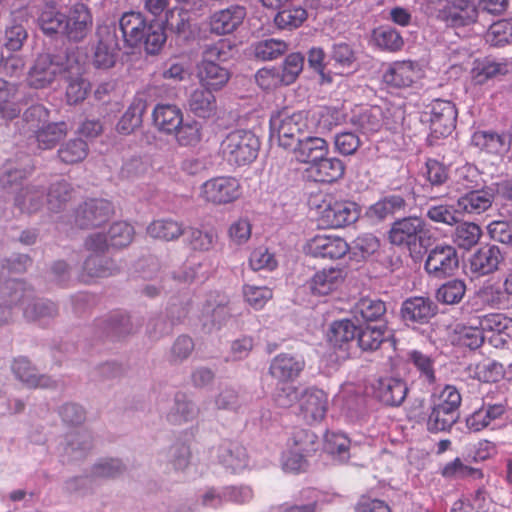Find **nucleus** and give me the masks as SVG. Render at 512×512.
Segmentation results:
<instances>
[{
    "mask_svg": "<svg viewBox=\"0 0 512 512\" xmlns=\"http://www.w3.org/2000/svg\"><path fill=\"white\" fill-rule=\"evenodd\" d=\"M429 402L431 405H435L441 409L459 413V408L462 404V396L456 386L446 384L433 391L430 395Z\"/></svg>",
    "mask_w": 512,
    "mask_h": 512,
    "instance_id": "nucleus-42",
    "label": "nucleus"
},
{
    "mask_svg": "<svg viewBox=\"0 0 512 512\" xmlns=\"http://www.w3.org/2000/svg\"><path fill=\"white\" fill-rule=\"evenodd\" d=\"M173 134L179 146L195 147L202 140V125L196 120L182 121Z\"/></svg>",
    "mask_w": 512,
    "mask_h": 512,
    "instance_id": "nucleus-57",
    "label": "nucleus"
},
{
    "mask_svg": "<svg viewBox=\"0 0 512 512\" xmlns=\"http://www.w3.org/2000/svg\"><path fill=\"white\" fill-rule=\"evenodd\" d=\"M119 27L127 46L136 48L143 45L148 54L157 53L166 41L162 24L158 21L148 22L140 12L124 13Z\"/></svg>",
    "mask_w": 512,
    "mask_h": 512,
    "instance_id": "nucleus-1",
    "label": "nucleus"
},
{
    "mask_svg": "<svg viewBox=\"0 0 512 512\" xmlns=\"http://www.w3.org/2000/svg\"><path fill=\"white\" fill-rule=\"evenodd\" d=\"M302 251L313 259L336 261L348 254L350 245L339 235L316 233L305 241Z\"/></svg>",
    "mask_w": 512,
    "mask_h": 512,
    "instance_id": "nucleus-8",
    "label": "nucleus"
},
{
    "mask_svg": "<svg viewBox=\"0 0 512 512\" xmlns=\"http://www.w3.org/2000/svg\"><path fill=\"white\" fill-rule=\"evenodd\" d=\"M407 362L412 364L428 383L436 381L434 360L419 350H411L407 354Z\"/></svg>",
    "mask_w": 512,
    "mask_h": 512,
    "instance_id": "nucleus-64",
    "label": "nucleus"
},
{
    "mask_svg": "<svg viewBox=\"0 0 512 512\" xmlns=\"http://www.w3.org/2000/svg\"><path fill=\"white\" fill-rule=\"evenodd\" d=\"M478 9L470 0H453L443 11L442 19L447 26L458 28L474 24Z\"/></svg>",
    "mask_w": 512,
    "mask_h": 512,
    "instance_id": "nucleus-24",
    "label": "nucleus"
},
{
    "mask_svg": "<svg viewBox=\"0 0 512 512\" xmlns=\"http://www.w3.org/2000/svg\"><path fill=\"white\" fill-rule=\"evenodd\" d=\"M67 29H64L63 34L70 40L81 41L88 33L92 25V17L89 9L83 4L75 5L69 16L66 18Z\"/></svg>",
    "mask_w": 512,
    "mask_h": 512,
    "instance_id": "nucleus-27",
    "label": "nucleus"
},
{
    "mask_svg": "<svg viewBox=\"0 0 512 512\" xmlns=\"http://www.w3.org/2000/svg\"><path fill=\"white\" fill-rule=\"evenodd\" d=\"M504 261L503 253L496 245L481 246L469 259V268L477 276H485L498 270Z\"/></svg>",
    "mask_w": 512,
    "mask_h": 512,
    "instance_id": "nucleus-21",
    "label": "nucleus"
},
{
    "mask_svg": "<svg viewBox=\"0 0 512 512\" xmlns=\"http://www.w3.org/2000/svg\"><path fill=\"white\" fill-rule=\"evenodd\" d=\"M45 189L42 186L29 184L22 187L14 196V206L22 213H37L44 204Z\"/></svg>",
    "mask_w": 512,
    "mask_h": 512,
    "instance_id": "nucleus-31",
    "label": "nucleus"
},
{
    "mask_svg": "<svg viewBox=\"0 0 512 512\" xmlns=\"http://www.w3.org/2000/svg\"><path fill=\"white\" fill-rule=\"evenodd\" d=\"M457 109L449 100L436 99L430 111V129L436 138L447 137L456 128Z\"/></svg>",
    "mask_w": 512,
    "mask_h": 512,
    "instance_id": "nucleus-14",
    "label": "nucleus"
},
{
    "mask_svg": "<svg viewBox=\"0 0 512 512\" xmlns=\"http://www.w3.org/2000/svg\"><path fill=\"white\" fill-rule=\"evenodd\" d=\"M425 229L423 219L416 216H409L398 219L391 224L388 231L390 244L409 251L412 258L421 256L422 234Z\"/></svg>",
    "mask_w": 512,
    "mask_h": 512,
    "instance_id": "nucleus-4",
    "label": "nucleus"
},
{
    "mask_svg": "<svg viewBox=\"0 0 512 512\" xmlns=\"http://www.w3.org/2000/svg\"><path fill=\"white\" fill-rule=\"evenodd\" d=\"M345 164L336 157L324 156L311 166V172L315 181L322 183H333L341 179L345 174Z\"/></svg>",
    "mask_w": 512,
    "mask_h": 512,
    "instance_id": "nucleus-34",
    "label": "nucleus"
},
{
    "mask_svg": "<svg viewBox=\"0 0 512 512\" xmlns=\"http://www.w3.org/2000/svg\"><path fill=\"white\" fill-rule=\"evenodd\" d=\"M93 447V438L89 431L83 430L66 436L65 454L71 460H80L87 455Z\"/></svg>",
    "mask_w": 512,
    "mask_h": 512,
    "instance_id": "nucleus-45",
    "label": "nucleus"
},
{
    "mask_svg": "<svg viewBox=\"0 0 512 512\" xmlns=\"http://www.w3.org/2000/svg\"><path fill=\"white\" fill-rule=\"evenodd\" d=\"M33 172V167H18L13 163L5 164L0 170V187L11 193H17L23 186L22 182Z\"/></svg>",
    "mask_w": 512,
    "mask_h": 512,
    "instance_id": "nucleus-40",
    "label": "nucleus"
},
{
    "mask_svg": "<svg viewBox=\"0 0 512 512\" xmlns=\"http://www.w3.org/2000/svg\"><path fill=\"white\" fill-rule=\"evenodd\" d=\"M145 111V104L141 100H135L127 108L117 124V131L129 135L142 124V116Z\"/></svg>",
    "mask_w": 512,
    "mask_h": 512,
    "instance_id": "nucleus-51",
    "label": "nucleus"
},
{
    "mask_svg": "<svg viewBox=\"0 0 512 512\" xmlns=\"http://www.w3.org/2000/svg\"><path fill=\"white\" fill-rule=\"evenodd\" d=\"M358 327L351 320L335 321L328 335L330 344L337 349L347 350L357 337Z\"/></svg>",
    "mask_w": 512,
    "mask_h": 512,
    "instance_id": "nucleus-41",
    "label": "nucleus"
},
{
    "mask_svg": "<svg viewBox=\"0 0 512 512\" xmlns=\"http://www.w3.org/2000/svg\"><path fill=\"white\" fill-rule=\"evenodd\" d=\"M67 15L57 11L54 7H46L39 16L38 22L46 35L63 34L67 29Z\"/></svg>",
    "mask_w": 512,
    "mask_h": 512,
    "instance_id": "nucleus-53",
    "label": "nucleus"
},
{
    "mask_svg": "<svg viewBox=\"0 0 512 512\" xmlns=\"http://www.w3.org/2000/svg\"><path fill=\"white\" fill-rule=\"evenodd\" d=\"M73 188L65 180L57 181L50 185L47 192V205L52 212L61 211L71 200Z\"/></svg>",
    "mask_w": 512,
    "mask_h": 512,
    "instance_id": "nucleus-50",
    "label": "nucleus"
},
{
    "mask_svg": "<svg viewBox=\"0 0 512 512\" xmlns=\"http://www.w3.org/2000/svg\"><path fill=\"white\" fill-rule=\"evenodd\" d=\"M0 292L9 298L10 304H19L23 307L24 317L28 320H44L57 315L55 303L45 299L35 298L33 291L27 289L22 281L8 279L0 287Z\"/></svg>",
    "mask_w": 512,
    "mask_h": 512,
    "instance_id": "nucleus-3",
    "label": "nucleus"
},
{
    "mask_svg": "<svg viewBox=\"0 0 512 512\" xmlns=\"http://www.w3.org/2000/svg\"><path fill=\"white\" fill-rule=\"evenodd\" d=\"M81 72V64L74 53L58 55L41 54L28 73L30 87L42 89L50 85L59 74Z\"/></svg>",
    "mask_w": 512,
    "mask_h": 512,
    "instance_id": "nucleus-2",
    "label": "nucleus"
},
{
    "mask_svg": "<svg viewBox=\"0 0 512 512\" xmlns=\"http://www.w3.org/2000/svg\"><path fill=\"white\" fill-rule=\"evenodd\" d=\"M487 508V491L484 487H479L473 493L456 501L452 512H486Z\"/></svg>",
    "mask_w": 512,
    "mask_h": 512,
    "instance_id": "nucleus-54",
    "label": "nucleus"
},
{
    "mask_svg": "<svg viewBox=\"0 0 512 512\" xmlns=\"http://www.w3.org/2000/svg\"><path fill=\"white\" fill-rule=\"evenodd\" d=\"M493 199L490 191L478 188L461 196L457 200V207L460 212L481 214L491 207Z\"/></svg>",
    "mask_w": 512,
    "mask_h": 512,
    "instance_id": "nucleus-33",
    "label": "nucleus"
},
{
    "mask_svg": "<svg viewBox=\"0 0 512 512\" xmlns=\"http://www.w3.org/2000/svg\"><path fill=\"white\" fill-rule=\"evenodd\" d=\"M485 41L492 46H504L512 41V20L502 19L490 25Z\"/></svg>",
    "mask_w": 512,
    "mask_h": 512,
    "instance_id": "nucleus-60",
    "label": "nucleus"
},
{
    "mask_svg": "<svg viewBox=\"0 0 512 512\" xmlns=\"http://www.w3.org/2000/svg\"><path fill=\"white\" fill-rule=\"evenodd\" d=\"M287 448L312 457L319 450L320 441L317 434L312 430L295 427L287 440Z\"/></svg>",
    "mask_w": 512,
    "mask_h": 512,
    "instance_id": "nucleus-35",
    "label": "nucleus"
},
{
    "mask_svg": "<svg viewBox=\"0 0 512 512\" xmlns=\"http://www.w3.org/2000/svg\"><path fill=\"white\" fill-rule=\"evenodd\" d=\"M83 67L79 74L65 73V79L68 82L66 97L69 104L82 102L90 89V83L82 77Z\"/></svg>",
    "mask_w": 512,
    "mask_h": 512,
    "instance_id": "nucleus-59",
    "label": "nucleus"
},
{
    "mask_svg": "<svg viewBox=\"0 0 512 512\" xmlns=\"http://www.w3.org/2000/svg\"><path fill=\"white\" fill-rule=\"evenodd\" d=\"M270 126L277 132L279 145L285 149L293 148L309 130L308 117L303 112H279L271 117Z\"/></svg>",
    "mask_w": 512,
    "mask_h": 512,
    "instance_id": "nucleus-7",
    "label": "nucleus"
},
{
    "mask_svg": "<svg viewBox=\"0 0 512 512\" xmlns=\"http://www.w3.org/2000/svg\"><path fill=\"white\" fill-rule=\"evenodd\" d=\"M458 266L456 249L451 245L439 244L428 252L424 268L430 276L442 279L453 275Z\"/></svg>",
    "mask_w": 512,
    "mask_h": 512,
    "instance_id": "nucleus-11",
    "label": "nucleus"
},
{
    "mask_svg": "<svg viewBox=\"0 0 512 512\" xmlns=\"http://www.w3.org/2000/svg\"><path fill=\"white\" fill-rule=\"evenodd\" d=\"M147 233L155 239L173 241L183 235L184 228L182 223L172 218H161L149 224Z\"/></svg>",
    "mask_w": 512,
    "mask_h": 512,
    "instance_id": "nucleus-46",
    "label": "nucleus"
},
{
    "mask_svg": "<svg viewBox=\"0 0 512 512\" xmlns=\"http://www.w3.org/2000/svg\"><path fill=\"white\" fill-rule=\"evenodd\" d=\"M471 144L490 153H498L508 147L507 136L491 130H477L471 136Z\"/></svg>",
    "mask_w": 512,
    "mask_h": 512,
    "instance_id": "nucleus-47",
    "label": "nucleus"
},
{
    "mask_svg": "<svg viewBox=\"0 0 512 512\" xmlns=\"http://www.w3.org/2000/svg\"><path fill=\"white\" fill-rule=\"evenodd\" d=\"M120 46L114 25H99L91 46L90 63L97 70H109L116 64Z\"/></svg>",
    "mask_w": 512,
    "mask_h": 512,
    "instance_id": "nucleus-5",
    "label": "nucleus"
},
{
    "mask_svg": "<svg viewBox=\"0 0 512 512\" xmlns=\"http://www.w3.org/2000/svg\"><path fill=\"white\" fill-rule=\"evenodd\" d=\"M331 60L333 61L335 74H349L355 69V53L346 43H339L333 46Z\"/></svg>",
    "mask_w": 512,
    "mask_h": 512,
    "instance_id": "nucleus-49",
    "label": "nucleus"
},
{
    "mask_svg": "<svg viewBox=\"0 0 512 512\" xmlns=\"http://www.w3.org/2000/svg\"><path fill=\"white\" fill-rule=\"evenodd\" d=\"M292 149L298 162L311 166L329 153L327 141L316 136L305 135Z\"/></svg>",
    "mask_w": 512,
    "mask_h": 512,
    "instance_id": "nucleus-26",
    "label": "nucleus"
},
{
    "mask_svg": "<svg viewBox=\"0 0 512 512\" xmlns=\"http://www.w3.org/2000/svg\"><path fill=\"white\" fill-rule=\"evenodd\" d=\"M350 122L363 133H375L383 126L384 114L379 106L358 108L353 111Z\"/></svg>",
    "mask_w": 512,
    "mask_h": 512,
    "instance_id": "nucleus-32",
    "label": "nucleus"
},
{
    "mask_svg": "<svg viewBox=\"0 0 512 512\" xmlns=\"http://www.w3.org/2000/svg\"><path fill=\"white\" fill-rule=\"evenodd\" d=\"M67 133L66 122H47L40 129L35 130L34 137L39 149L50 150L64 139Z\"/></svg>",
    "mask_w": 512,
    "mask_h": 512,
    "instance_id": "nucleus-36",
    "label": "nucleus"
},
{
    "mask_svg": "<svg viewBox=\"0 0 512 512\" xmlns=\"http://www.w3.org/2000/svg\"><path fill=\"white\" fill-rule=\"evenodd\" d=\"M376 45L389 52H397L404 46V40L400 33L390 27H380L373 32Z\"/></svg>",
    "mask_w": 512,
    "mask_h": 512,
    "instance_id": "nucleus-61",
    "label": "nucleus"
},
{
    "mask_svg": "<svg viewBox=\"0 0 512 512\" xmlns=\"http://www.w3.org/2000/svg\"><path fill=\"white\" fill-rule=\"evenodd\" d=\"M387 326L385 323L366 324L357 330V343L363 351H375L385 341Z\"/></svg>",
    "mask_w": 512,
    "mask_h": 512,
    "instance_id": "nucleus-43",
    "label": "nucleus"
},
{
    "mask_svg": "<svg viewBox=\"0 0 512 512\" xmlns=\"http://www.w3.org/2000/svg\"><path fill=\"white\" fill-rule=\"evenodd\" d=\"M153 122L165 134H173L183 121L181 109L173 104H157L153 109Z\"/></svg>",
    "mask_w": 512,
    "mask_h": 512,
    "instance_id": "nucleus-28",
    "label": "nucleus"
},
{
    "mask_svg": "<svg viewBox=\"0 0 512 512\" xmlns=\"http://www.w3.org/2000/svg\"><path fill=\"white\" fill-rule=\"evenodd\" d=\"M343 268L329 266L317 270L308 280V287L314 296H327L336 292L344 283Z\"/></svg>",
    "mask_w": 512,
    "mask_h": 512,
    "instance_id": "nucleus-18",
    "label": "nucleus"
},
{
    "mask_svg": "<svg viewBox=\"0 0 512 512\" xmlns=\"http://www.w3.org/2000/svg\"><path fill=\"white\" fill-rule=\"evenodd\" d=\"M507 365L512 370L511 361L505 360L500 363L495 360H483L470 367L472 377L485 383H495L504 377V366Z\"/></svg>",
    "mask_w": 512,
    "mask_h": 512,
    "instance_id": "nucleus-39",
    "label": "nucleus"
},
{
    "mask_svg": "<svg viewBox=\"0 0 512 512\" xmlns=\"http://www.w3.org/2000/svg\"><path fill=\"white\" fill-rule=\"evenodd\" d=\"M456 185L459 191H472L482 186L479 170L471 164H465L456 171Z\"/></svg>",
    "mask_w": 512,
    "mask_h": 512,
    "instance_id": "nucleus-62",
    "label": "nucleus"
},
{
    "mask_svg": "<svg viewBox=\"0 0 512 512\" xmlns=\"http://www.w3.org/2000/svg\"><path fill=\"white\" fill-rule=\"evenodd\" d=\"M405 206L406 202L402 196L390 195L371 205L368 209V215L371 218L383 220L397 211L403 210Z\"/></svg>",
    "mask_w": 512,
    "mask_h": 512,
    "instance_id": "nucleus-52",
    "label": "nucleus"
},
{
    "mask_svg": "<svg viewBox=\"0 0 512 512\" xmlns=\"http://www.w3.org/2000/svg\"><path fill=\"white\" fill-rule=\"evenodd\" d=\"M324 450L340 461L349 458L350 439L343 433L327 431L324 435Z\"/></svg>",
    "mask_w": 512,
    "mask_h": 512,
    "instance_id": "nucleus-58",
    "label": "nucleus"
},
{
    "mask_svg": "<svg viewBox=\"0 0 512 512\" xmlns=\"http://www.w3.org/2000/svg\"><path fill=\"white\" fill-rule=\"evenodd\" d=\"M11 370L14 376L28 388L52 389L57 387V381L50 376L39 374L36 367L23 356L13 360Z\"/></svg>",
    "mask_w": 512,
    "mask_h": 512,
    "instance_id": "nucleus-20",
    "label": "nucleus"
},
{
    "mask_svg": "<svg viewBox=\"0 0 512 512\" xmlns=\"http://www.w3.org/2000/svg\"><path fill=\"white\" fill-rule=\"evenodd\" d=\"M57 155L65 164L79 163L87 157L88 145L80 138L71 139L60 146Z\"/></svg>",
    "mask_w": 512,
    "mask_h": 512,
    "instance_id": "nucleus-56",
    "label": "nucleus"
},
{
    "mask_svg": "<svg viewBox=\"0 0 512 512\" xmlns=\"http://www.w3.org/2000/svg\"><path fill=\"white\" fill-rule=\"evenodd\" d=\"M118 270V266L112 259L100 254H93L84 261L80 278L81 281L88 283L94 278L112 276Z\"/></svg>",
    "mask_w": 512,
    "mask_h": 512,
    "instance_id": "nucleus-29",
    "label": "nucleus"
},
{
    "mask_svg": "<svg viewBox=\"0 0 512 512\" xmlns=\"http://www.w3.org/2000/svg\"><path fill=\"white\" fill-rule=\"evenodd\" d=\"M112 214L113 206L110 201L90 199L79 206L75 220L81 228H91L102 225Z\"/></svg>",
    "mask_w": 512,
    "mask_h": 512,
    "instance_id": "nucleus-17",
    "label": "nucleus"
},
{
    "mask_svg": "<svg viewBox=\"0 0 512 512\" xmlns=\"http://www.w3.org/2000/svg\"><path fill=\"white\" fill-rule=\"evenodd\" d=\"M482 235L481 228L472 222H464L458 225L454 233V242L464 249H470L475 246Z\"/></svg>",
    "mask_w": 512,
    "mask_h": 512,
    "instance_id": "nucleus-63",
    "label": "nucleus"
},
{
    "mask_svg": "<svg viewBox=\"0 0 512 512\" xmlns=\"http://www.w3.org/2000/svg\"><path fill=\"white\" fill-rule=\"evenodd\" d=\"M159 409L165 420L171 425H183L196 419L199 409L196 404L183 392H176L167 410L159 402Z\"/></svg>",
    "mask_w": 512,
    "mask_h": 512,
    "instance_id": "nucleus-19",
    "label": "nucleus"
},
{
    "mask_svg": "<svg viewBox=\"0 0 512 512\" xmlns=\"http://www.w3.org/2000/svg\"><path fill=\"white\" fill-rule=\"evenodd\" d=\"M95 327L99 338L117 340L136 333L141 327V322L139 320L134 321L125 312L114 311L98 319Z\"/></svg>",
    "mask_w": 512,
    "mask_h": 512,
    "instance_id": "nucleus-10",
    "label": "nucleus"
},
{
    "mask_svg": "<svg viewBox=\"0 0 512 512\" xmlns=\"http://www.w3.org/2000/svg\"><path fill=\"white\" fill-rule=\"evenodd\" d=\"M408 392L406 383L395 377L379 378L373 385L374 397L387 406H400Z\"/></svg>",
    "mask_w": 512,
    "mask_h": 512,
    "instance_id": "nucleus-22",
    "label": "nucleus"
},
{
    "mask_svg": "<svg viewBox=\"0 0 512 512\" xmlns=\"http://www.w3.org/2000/svg\"><path fill=\"white\" fill-rule=\"evenodd\" d=\"M175 307H172L169 310V314H171V318L169 316H165L164 314H159L152 316L146 325V334L152 340H159L166 335H169L174 326L180 324L183 319L187 316V310L185 308H181V312L177 317H174Z\"/></svg>",
    "mask_w": 512,
    "mask_h": 512,
    "instance_id": "nucleus-30",
    "label": "nucleus"
},
{
    "mask_svg": "<svg viewBox=\"0 0 512 512\" xmlns=\"http://www.w3.org/2000/svg\"><path fill=\"white\" fill-rule=\"evenodd\" d=\"M18 90L17 84L0 78V115L2 118L12 120L20 114Z\"/></svg>",
    "mask_w": 512,
    "mask_h": 512,
    "instance_id": "nucleus-38",
    "label": "nucleus"
},
{
    "mask_svg": "<svg viewBox=\"0 0 512 512\" xmlns=\"http://www.w3.org/2000/svg\"><path fill=\"white\" fill-rule=\"evenodd\" d=\"M188 106L196 116L209 118L216 111L215 96L209 89H196L189 96Z\"/></svg>",
    "mask_w": 512,
    "mask_h": 512,
    "instance_id": "nucleus-44",
    "label": "nucleus"
},
{
    "mask_svg": "<svg viewBox=\"0 0 512 512\" xmlns=\"http://www.w3.org/2000/svg\"><path fill=\"white\" fill-rule=\"evenodd\" d=\"M438 313L437 303L430 297L412 296L402 302L400 315L407 325H425Z\"/></svg>",
    "mask_w": 512,
    "mask_h": 512,
    "instance_id": "nucleus-12",
    "label": "nucleus"
},
{
    "mask_svg": "<svg viewBox=\"0 0 512 512\" xmlns=\"http://www.w3.org/2000/svg\"><path fill=\"white\" fill-rule=\"evenodd\" d=\"M306 362L303 356L291 353H280L270 363V375L280 383L296 380L304 371Z\"/></svg>",
    "mask_w": 512,
    "mask_h": 512,
    "instance_id": "nucleus-15",
    "label": "nucleus"
},
{
    "mask_svg": "<svg viewBox=\"0 0 512 512\" xmlns=\"http://www.w3.org/2000/svg\"><path fill=\"white\" fill-rule=\"evenodd\" d=\"M459 419V413H453L430 404L426 419L427 430L431 433L450 431Z\"/></svg>",
    "mask_w": 512,
    "mask_h": 512,
    "instance_id": "nucleus-48",
    "label": "nucleus"
},
{
    "mask_svg": "<svg viewBox=\"0 0 512 512\" xmlns=\"http://www.w3.org/2000/svg\"><path fill=\"white\" fill-rule=\"evenodd\" d=\"M229 162L235 165H247L253 162L258 154L259 140L247 130H236L226 136Z\"/></svg>",
    "mask_w": 512,
    "mask_h": 512,
    "instance_id": "nucleus-9",
    "label": "nucleus"
},
{
    "mask_svg": "<svg viewBox=\"0 0 512 512\" xmlns=\"http://www.w3.org/2000/svg\"><path fill=\"white\" fill-rule=\"evenodd\" d=\"M166 27L183 40L187 41L194 37L191 14L186 9L174 7L169 10L166 13Z\"/></svg>",
    "mask_w": 512,
    "mask_h": 512,
    "instance_id": "nucleus-37",
    "label": "nucleus"
},
{
    "mask_svg": "<svg viewBox=\"0 0 512 512\" xmlns=\"http://www.w3.org/2000/svg\"><path fill=\"white\" fill-rule=\"evenodd\" d=\"M422 72V68L417 61H394L384 71L382 80L391 88H409L422 77Z\"/></svg>",
    "mask_w": 512,
    "mask_h": 512,
    "instance_id": "nucleus-13",
    "label": "nucleus"
},
{
    "mask_svg": "<svg viewBox=\"0 0 512 512\" xmlns=\"http://www.w3.org/2000/svg\"><path fill=\"white\" fill-rule=\"evenodd\" d=\"M224 40L220 39L214 44L207 45L203 51V59L199 67V76L202 81L210 85V80L219 79L222 76Z\"/></svg>",
    "mask_w": 512,
    "mask_h": 512,
    "instance_id": "nucleus-25",
    "label": "nucleus"
},
{
    "mask_svg": "<svg viewBox=\"0 0 512 512\" xmlns=\"http://www.w3.org/2000/svg\"><path fill=\"white\" fill-rule=\"evenodd\" d=\"M160 457L169 471L183 475L192 464L191 446L186 441L178 439L165 448Z\"/></svg>",
    "mask_w": 512,
    "mask_h": 512,
    "instance_id": "nucleus-23",
    "label": "nucleus"
},
{
    "mask_svg": "<svg viewBox=\"0 0 512 512\" xmlns=\"http://www.w3.org/2000/svg\"><path fill=\"white\" fill-rule=\"evenodd\" d=\"M360 207L356 202L333 197L323 200L318 207V223L324 228L338 229L357 221Z\"/></svg>",
    "mask_w": 512,
    "mask_h": 512,
    "instance_id": "nucleus-6",
    "label": "nucleus"
},
{
    "mask_svg": "<svg viewBox=\"0 0 512 512\" xmlns=\"http://www.w3.org/2000/svg\"><path fill=\"white\" fill-rule=\"evenodd\" d=\"M299 408L308 424L321 422L328 410V395L322 389L307 388L300 396Z\"/></svg>",
    "mask_w": 512,
    "mask_h": 512,
    "instance_id": "nucleus-16",
    "label": "nucleus"
},
{
    "mask_svg": "<svg viewBox=\"0 0 512 512\" xmlns=\"http://www.w3.org/2000/svg\"><path fill=\"white\" fill-rule=\"evenodd\" d=\"M288 50V44L283 40L264 39L253 46L254 56L262 61L275 60L284 55Z\"/></svg>",
    "mask_w": 512,
    "mask_h": 512,
    "instance_id": "nucleus-55",
    "label": "nucleus"
}]
</instances>
